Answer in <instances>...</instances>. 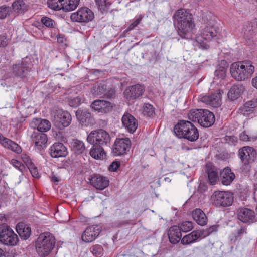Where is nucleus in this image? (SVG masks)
<instances>
[{
  "mask_svg": "<svg viewBox=\"0 0 257 257\" xmlns=\"http://www.w3.org/2000/svg\"><path fill=\"white\" fill-rule=\"evenodd\" d=\"M131 144V141L127 138L116 139L112 149L113 154L115 156L125 154L130 149Z\"/></svg>",
  "mask_w": 257,
  "mask_h": 257,
  "instance_id": "ddd939ff",
  "label": "nucleus"
},
{
  "mask_svg": "<svg viewBox=\"0 0 257 257\" xmlns=\"http://www.w3.org/2000/svg\"><path fill=\"white\" fill-rule=\"evenodd\" d=\"M50 153L53 158L65 157L67 154V148L61 143H55L50 148Z\"/></svg>",
  "mask_w": 257,
  "mask_h": 257,
  "instance_id": "5701e85b",
  "label": "nucleus"
},
{
  "mask_svg": "<svg viewBox=\"0 0 257 257\" xmlns=\"http://www.w3.org/2000/svg\"><path fill=\"white\" fill-rule=\"evenodd\" d=\"M89 154L95 159H103L106 156V153L102 146L92 144Z\"/></svg>",
  "mask_w": 257,
  "mask_h": 257,
  "instance_id": "7c9ffc66",
  "label": "nucleus"
},
{
  "mask_svg": "<svg viewBox=\"0 0 257 257\" xmlns=\"http://www.w3.org/2000/svg\"><path fill=\"white\" fill-rule=\"evenodd\" d=\"M238 156L242 162V169L249 170L250 164L255 161L257 157V152L252 147L244 146L239 149Z\"/></svg>",
  "mask_w": 257,
  "mask_h": 257,
  "instance_id": "423d86ee",
  "label": "nucleus"
},
{
  "mask_svg": "<svg viewBox=\"0 0 257 257\" xmlns=\"http://www.w3.org/2000/svg\"><path fill=\"white\" fill-rule=\"evenodd\" d=\"M176 135L191 142L196 141L199 138V132L196 126L189 121L181 120L174 128Z\"/></svg>",
  "mask_w": 257,
  "mask_h": 257,
  "instance_id": "7ed1b4c3",
  "label": "nucleus"
},
{
  "mask_svg": "<svg viewBox=\"0 0 257 257\" xmlns=\"http://www.w3.org/2000/svg\"><path fill=\"white\" fill-rule=\"evenodd\" d=\"M29 169L30 172H31V174H32L33 177H39V173L38 170L37 168L35 167H34L33 164H31V165L29 166Z\"/></svg>",
  "mask_w": 257,
  "mask_h": 257,
  "instance_id": "5fc2aeb1",
  "label": "nucleus"
},
{
  "mask_svg": "<svg viewBox=\"0 0 257 257\" xmlns=\"http://www.w3.org/2000/svg\"><path fill=\"white\" fill-rule=\"evenodd\" d=\"M11 163L15 167L18 169V170L21 173V175H22L23 171L25 169L24 165H22L21 162L16 159H12L11 161Z\"/></svg>",
  "mask_w": 257,
  "mask_h": 257,
  "instance_id": "8fccbe9b",
  "label": "nucleus"
},
{
  "mask_svg": "<svg viewBox=\"0 0 257 257\" xmlns=\"http://www.w3.org/2000/svg\"><path fill=\"white\" fill-rule=\"evenodd\" d=\"M115 94V91L113 89H110V90H107L106 89V91L104 94V96L108 97L111 98Z\"/></svg>",
  "mask_w": 257,
  "mask_h": 257,
  "instance_id": "bf43d9fd",
  "label": "nucleus"
},
{
  "mask_svg": "<svg viewBox=\"0 0 257 257\" xmlns=\"http://www.w3.org/2000/svg\"><path fill=\"white\" fill-rule=\"evenodd\" d=\"M142 20L141 17H139L137 18L134 22H133L132 24L134 26L136 27L140 22V21Z\"/></svg>",
  "mask_w": 257,
  "mask_h": 257,
  "instance_id": "e2e57ef3",
  "label": "nucleus"
},
{
  "mask_svg": "<svg viewBox=\"0 0 257 257\" xmlns=\"http://www.w3.org/2000/svg\"><path fill=\"white\" fill-rule=\"evenodd\" d=\"M12 13V9L9 6L3 5L0 7V19H3Z\"/></svg>",
  "mask_w": 257,
  "mask_h": 257,
  "instance_id": "37998d69",
  "label": "nucleus"
},
{
  "mask_svg": "<svg viewBox=\"0 0 257 257\" xmlns=\"http://www.w3.org/2000/svg\"><path fill=\"white\" fill-rule=\"evenodd\" d=\"M239 138L241 140L243 141H251L255 139V138L253 137L249 136L245 132H243L240 134Z\"/></svg>",
  "mask_w": 257,
  "mask_h": 257,
  "instance_id": "3c124183",
  "label": "nucleus"
},
{
  "mask_svg": "<svg viewBox=\"0 0 257 257\" xmlns=\"http://www.w3.org/2000/svg\"><path fill=\"white\" fill-rule=\"evenodd\" d=\"M195 242L191 234L184 236L181 240V243L183 245H187Z\"/></svg>",
  "mask_w": 257,
  "mask_h": 257,
  "instance_id": "09e8293b",
  "label": "nucleus"
},
{
  "mask_svg": "<svg viewBox=\"0 0 257 257\" xmlns=\"http://www.w3.org/2000/svg\"><path fill=\"white\" fill-rule=\"evenodd\" d=\"M106 86L104 84H97L94 88V93L98 95H104L106 91Z\"/></svg>",
  "mask_w": 257,
  "mask_h": 257,
  "instance_id": "a18cd8bd",
  "label": "nucleus"
},
{
  "mask_svg": "<svg viewBox=\"0 0 257 257\" xmlns=\"http://www.w3.org/2000/svg\"><path fill=\"white\" fill-rule=\"evenodd\" d=\"M55 243L54 237L49 232L41 234L36 243V249L39 256H48L52 250Z\"/></svg>",
  "mask_w": 257,
  "mask_h": 257,
  "instance_id": "39448f33",
  "label": "nucleus"
},
{
  "mask_svg": "<svg viewBox=\"0 0 257 257\" xmlns=\"http://www.w3.org/2000/svg\"><path fill=\"white\" fill-rule=\"evenodd\" d=\"M244 87L242 85L233 86L228 92V98L234 100L239 98L243 93Z\"/></svg>",
  "mask_w": 257,
  "mask_h": 257,
  "instance_id": "473e14b6",
  "label": "nucleus"
},
{
  "mask_svg": "<svg viewBox=\"0 0 257 257\" xmlns=\"http://www.w3.org/2000/svg\"><path fill=\"white\" fill-rule=\"evenodd\" d=\"M63 3L62 0H49L47 2L48 7L56 11L63 10Z\"/></svg>",
  "mask_w": 257,
  "mask_h": 257,
  "instance_id": "4c0bfd02",
  "label": "nucleus"
},
{
  "mask_svg": "<svg viewBox=\"0 0 257 257\" xmlns=\"http://www.w3.org/2000/svg\"><path fill=\"white\" fill-rule=\"evenodd\" d=\"M242 33L244 39L250 40L257 34V19L243 26Z\"/></svg>",
  "mask_w": 257,
  "mask_h": 257,
  "instance_id": "aec40b11",
  "label": "nucleus"
},
{
  "mask_svg": "<svg viewBox=\"0 0 257 257\" xmlns=\"http://www.w3.org/2000/svg\"><path fill=\"white\" fill-rule=\"evenodd\" d=\"M219 29L213 25H205L200 30L199 35L193 41V45L200 49H207L209 48L208 42L213 39L217 38Z\"/></svg>",
  "mask_w": 257,
  "mask_h": 257,
  "instance_id": "f03ea898",
  "label": "nucleus"
},
{
  "mask_svg": "<svg viewBox=\"0 0 257 257\" xmlns=\"http://www.w3.org/2000/svg\"><path fill=\"white\" fill-rule=\"evenodd\" d=\"M91 107L92 109L101 114L106 113L110 111L113 107L111 102L103 100H96L94 101Z\"/></svg>",
  "mask_w": 257,
  "mask_h": 257,
  "instance_id": "f3484780",
  "label": "nucleus"
},
{
  "mask_svg": "<svg viewBox=\"0 0 257 257\" xmlns=\"http://www.w3.org/2000/svg\"><path fill=\"white\" fill-rule=\"evenodd\" d=\"M120 166V163L119 162H113L109 166V170L112 171H115Z\"/></svg>",
  "mask_w": 257,
  "mask_h": 257,
  "instance_id": "13d9d810",
  "label": "nucleus"
},
{
  "mask_svg": "<svg viewBox=\"0 0 257 257\" xmlns=\"http://www.w3.org/2000/svg\"><path fill=\"white\" fill-rule=\"evenodd\" d=\"M168 238L172 244L177 243L181 239L182 234L180 227L174 226L170 227L168 232Z\"/></svg>",
  "mask_w": 257,
  "mask_h": 257,
  "instance_id": "bb28decb",
  "label": "nucleus"
},
{
  "mask_svg": "<svg viewBox=\"0 0 257 257\" xmlns=\"http://www.w3.org/2000/svg\"><path fill=\"white\" fill-rule=\"evenodd\" d=\"M90 252L96 257H101L103 253V249L100 245H93L90 248Z\"/></svg>",
  "mask_w": 257,
  "mask_h": 257,
  "instance_id": "79ce46f5",
  "label": "nucleus"
},
{
  "mask_svg": "<svg viewBox=\"0 0 257 257\" xmlns=\"http://www.w3.org/2000/svg\"><path fill=\"white\" fill-rule=\"evenodd\" d=\"M19 241L18 236L9 226H4L0 230V242L6 245L15 246Z\"/></svg>",
  "mask_w": 257,
  "mask_h": 257,
  "instance_id": "9d476101",
  "label": "nucleus"
},
{
  "mask_svg": "<svg viewBox=\"0 0 257 257\" xmlns=\"http://www.w3.org/2000/svg\"><path fill=\"white\" fill-rule=\"evenodd\" d=\"M36 27L39 30H41L44 28V26L41 24H38L36 25Z\"/></svg>",
  "mask_w": 257,
  "mask_h": 257,
  "instance_id": "338daca9",
  "label": "nucleus"
},
{
  "mask_svg": "<svg viewBox=\"0 0 257 257\" xmlns=\"http://www.w3.org/2000/svg\"><path fill=\"white\" fill-rule=\"evenodd\" d=\"M227 138H228L230 141H234L235 142H237V138L234 137L228 136Z\"/></svg>",
  "mask_w": 257,
  "mask_h": 257,
  "instance_id": "0e129e2a",
  "label": "nucleus"
},
{
  "mask_svg": "<svg viewBox=\"0 0 257 257\" xmlns=\"http://www.w3.org/2000/svg\"><path fill=\"white\" fill-rule=\"evenodd\" d=\"M230 72L237 81H242L251 77L254 72L253 65H231Z\"/></svg>",
  "mask_w": 257,
  "mask_h": 257,
  "instance_id": "0eeeda50",
  "label": "nucleus"
},
{
  "mask_svg": "<svg viewBox=\"0 0 257 257\" xmlns=\"http://www.w3.org/2000/svg\"><path fill=\"white\" fill-rule=\"evenodd\" d=\"M173 18L177 26L178 34L182 38H191L195 26L192 14L185 9H179Z\"/></svg>",
  "mask_w": 257,
  "mask_h": 257,
  "instance_id": "f257e3e1",
  "label": "nucleus"
},
{
  "mask_svg": "<svg viewBox=\"0 0 257 257\" xmlns=\"http://www.w3.org/2000/svg\"><path fill=\"white\" fill-rule=\"evenodd\" d=\"M63 11L65 12L72 11L78 7L80 0H62Z\"/></svg>",
  "mask_w": 257,
  "mask_h": 257,
  "instance_id": "c9c22d12",
  "label": "nucleus"
},
{
  "mask_svg": "<svg viewBox=\"0 0 257 257\" xmlns=\"http://www.w3.org/2000/svg\"><path fill=\"white\" fill-rule=\"evenodd\" d=\"M101 230L98 225L87 227L83 232L81 238L85 242H91L99 235Z\"/></svg>",
  "mask_w": 257,
  "mask_h": 257,
  "instance_id": "dca6fc26",
  "label": "nucleus"
},
{
  "mask_svg": "<svg viewBox=\"0 0 257 257\" xmlns=\"http://www.w3.org/2000/svg\"><path fill=\"white\" fill-rule=\"evenodd\" d=\"M0 143L5 148L10 149L17 153H19L21 152V148L20 146L12 140L4 137L1 133Z\"/></svg>",
  "mask_w": 257,
  "mask_h": 257,
  "instance_id": "a878e982",
  "label": "nucleus"
},
{
  "mask_svg": "<svg viewBox=\"0 0 257 257\" xmlns=\"http://www.w3.org/2000/svg\"><path fill=\"white\" fill-rule=\"evenodd\" d=\"M57 41L58 42H59V43H63L64 42L65 38L63 35L59 34L57 35Z\"/></svg>",
  "mask_w": 257,
  "mask_h": 257,
  "instance_id": "052dcab7",
  "label": "nucleus"
},
{
  "mask_svg": "<svg viewBox=\"0 0 257 257\" xmlns=\"http://www.w3.org/2000/svg\"><path fill=\"white\" fill-rule=\"evenodd\" d=\"M91 184L96 189L103 190L109 185V181L99 175H94L90 179Z\"/></svg>",
  "mask_w": 257,
  "mask_h": 257,
  "instance_id": "b1692460",
  "label": "nucleus"
},
{
  "mask_svg": "<svg viewBox=\"0 0 257 257\" xmlns=\"http://www.w3.org/2000/svg\"><path fill=\"white\" fill-rule=\"evenodd\" d=\"M251 84L253 87L257 89V76L252 79Z\"/></svg>",
  "mask_w": 257,
  "mask_h": 257,
  "instance_id": "680f3d73",
  "label": "nucleus"
},
{
  "mask_svg": "<svg viewBox=\"0 0 257 257\" xmlns=\"http://www.w3.org/2000/svg\"><path fill=\"white\" fill-rule=\"evenodd\" d=\"M13 11L17 15L23 14L28 11V6L23 0H16L12 5Z\"/></svg>",
  "mask_w": 257,
  "mask_h": 257,
  "instance_id": "2f4dec72",
  "label": "nucleus"
},
{
  "mask_svg": "<svg viewBox=\"0 0 257 257\" xmlns=\"http://www.w3.org/2000/svg\"><path fill=\"white\" fill-rule=\"evenodd\" d=\"M145 92L144 86L136 84L128 87L124 92V96L128 100H134L141 97Z\"/></svg>",
  "mask_w": 257,
  "mask_h": 257,
  "instance_id": "2eb2a0df",
  "label": "nucleus"
},
{
  "mask_svg": "<svg viewBox=\"0 0 257 257\" xmlns=\"http://www.w3.org/2000/svg\"><path fill=\"white\" fill-rule=\"evenodd\" d=\"M123 126L130 132L134 133L138 127V122L131 114L125 113L122 117Z\"/></svg>",
  "mask_w": 257,
  "mask_h": 257,
  "instance_id": "412c9836",
  "label": "nucleus"
},
{
  "mask_svg": "<svg viewBox=\"0 0 257 257\" xmlns=\"http://www.w3.org/2000/svg\"><path fill=\"white\" fill-rule=\"evenodd\" d=\"M70 18L72 21L80 23H87L94 18L92 11L87 7L79 9L76 12L71 14Z\"/></svg>",
  "mask_w": 257,
  "mask_h": 257,
  "instance_id": "f8f14e48",
  "label": "nucleus"
},
{
  "mask_svg": "<svg viewBox=\"0 0 257 257\" xmlns=\"http://www.w3.org/2000/svg\"><path fill=\"white\" fill-rule=\"evenodd\" d=\"M21 158L24 161V162L26 164L27 166L31 165L32 161L30 159L29 157L26 155V154H22Z\"/></svg>",
  "mask_w": 257,
  "mask_h": 257,
  "instance_id": "4d7b16f0",
  "label": "nucleus"
},
{
  "mask_svg": "<svg viewBox=\"0 0 257 257\" xmlns=\"http://www.w3.org/2000/svg\"><path fill=\"white\" fill-rule=\"evenodd\" d=\"M205 171L208 174V177L209 183L211 185H214L219 179L218 172L216 168L210 163H208L206 165Z\"/></svg>",
  "mask_w": 257,
  "mask_h": 257,
  "instance_id": "c85d7f7f",
  "label": "nucleus"
},
{
  "mask_svg": "<svg viewBox=\"0 0 257 257\" xmlns=\"http://www.w3.org/2000/svg\"><path fill=\"white\" fill-rule=\"evenodd\" d=\"M192 218L200 225L206 224L207 217L204 212L200 209H196L192 212Z\"/></svg>",
  "mask_w": 257,
  "mask_h": 257,
  "instance_id": "72a5a7b5",
  "label": "nucleus"
},
{
  "mask_svg": "<svg viewBox=\"0 0 257 257\" xmlns=\"http://www.w3.org/2000/svg\"><path fill=\"white\" fill-rule=\"evenodd\" d=\"M42 24L47 28H55L56 25V22L51 18L47 16L42 17L41 19Z\"/></svg>",
  "mask_w": 257,
  "mask_h": 257,
  "instance_id": "a19ab883",
  "label": "nucleus"
},
{
  "mask_svg": "<svg viewBox=\"0 0 257 257\" xmlns=\"http://www.w3.org/2000/svg\"><path fill=\"white\" fill-rule=\"evenodd\" d=\"M188 116L190 120L197 122L204 127L211 126L215 121L213 113L206 109L191 110L188 113Z\"/></svg>",
  "mask_w": 257,
  "mask_h": 257,
  "instance_id": "20e7f679",
  "label": "nucleus"
},
{
  "mask_svg": "<svg viewBox=\"0 0 257 257\" xmlns=\"http://www.w3.org/2000/svg\"><path fill=\"white\" fill-rule=\"evenodd\" d=\"M233 194L229 191H216L211 196L212 203L216 207H226L232 205Z\"/></svg>",
  "mask_w": 257,
  "mask_h": 257,
  "instance_id": "6e6552de",
  "label": "nucleus"
},
{
  "mask_svg": "<svg viewBox=\"0 0 257 257\" xmlns=\"http://www.w3.org/2000/svg\"><path fill=\"white\" fill-rule=\"evenodd\" d=\"M73 151L77 154H82L85 150L84 143L77 139H73L70 143Z\"/></svg>",
  "mask_w": 257,
  "mask_h": 257,
  "instance_id": "f704fd0d",
  "label": "nucleus"
},
{
  "mask_svg": "<svg viewBox=\"0 0 257 257\" xmlns=\"http://www.w3.org/2000/svg\"><path fill=\"white\" fill-rule=\"evenodd\" d=\"M76 116L78 121L85 126L92 125L95 123L94 118L91 113L86 109H79L76 112Z\"/></svg>",
  "mask_w": 257,
  "mask_h": 257,
  "instance_id": "a211bd4d",
  "label": "nucleus"
},
{
  "mask_svg": "<svg viewBox=\"0 0 257 257\" xmlns=\"http://www.w3.org/2000/svg\"><path fill=\"white\" fill-rule=\"evenodd\" d=\"M200 100L213 107H218L221 104V95L220 93H214L209 96H203Z\"/></svg>",
  "mask_w": 257,
  "mask_h": 257,
  "instance_id": "393cba45",
  "label": "nucleus"
},
{
  "mask_svg": "<svg viewBox=\"0 0 257 257\" xmlns=\"http://www.w3.org/2000/svg\"><path fill=\"white\" fill-rule=\"evenodd\" d=\"M190 234L195 241L198 239L203 238L207 235V234L206 233V232L204 230H194L191 232Z\"/></svg>",
  "mask_w": 257,
  "mask_h": 257,
  "instance_id": "c03bdc74",
  "label": "nucleus"
},
{
  "mask_svg": "<svg viewBox=\"0 0 257 257\" xmlns=\"http://www.w3.org/2000/svg\"><path fill=\"white\" fill-rule=\"evenodd\" d=\"M81 103V99L78 97H75L69 101V105L71 107H77Z\"/></svg>",
  "mask_w": 257,
  "mask_h": 257,
  "instance_id": "603ef678",
  "label": "nucleus"
},
{
  "mask_svg": "<svg viewBox=\"0 0 257 257\" xmlns=\"http://www.w3.org/2000/svg\"><path fill=\"white\" fill-rule=\"evenodd\" d=\"M31 142L35 144V147L41 150L46 147L47 142V135L38 131H34L30 135Z\"/></svg>",
  "mask_w": 257,
  "mask_h": 257,
  "instance_id": "4468645a",
  "label": "nucleus"
},
{
  "mask_svg": "<svg viewBox=\"0 0 257 257\" xmlns=\"http://www.w3.org/2000/svg\"><path fill=\"white\" fill-rule=\"evenodd\" d=\"M87 142L101 146L107 145L110 141V137L106 131L100 129L91 132L87 136Z\"/></svg>",
  "mask_w": 257,
  "mask_h": 257,
  "instance_id": "1a4fd4ad",
  "label": "nucleus"
},
{
  "mask_svg": "<svg viewBox=\"0 0 257 257\" xmlns=\"http://www.w3.org/2000/svg\"><path fill=\"white\" fill-rule=\"evenodd\" d=\"M8 44V39L5 35H0V47H4Z\"/></svg>",
  "mask_w": 257,
  "mask_h": 257,
  "instance_id": "6e6d98bb",
  "label": "nucleus"
},
{
  "mask_svg": "<svg viewBox=\"0 0 257 257\" xmlns=\"http://www.w3.org/2000/svg\"><path fill=\"white\" fill-rule=\"evenodd\" d=\"M14 73L16 75L22 77L25 71V68L23 65H13Z\"/></svg>",
  "mask_w": 257,
  "mask_h": 257,
  "instance_id": "49530a36",
  "label": "nucleus"
},
{
  "mask_svg": "<svg viewBox=\"0 0 257 257\" xmlns=\"http://www.w3.org/2000/svg\"><path fill=\"white\" fill-rule=\"evenodd\" d=\"M235 177V174L229 168H225L220 172V179L224 185H230L234 179Z\"/></svg>",
  "mask_w": 257,
  "mask_h": 257,
  "instance_id": "cd10ccee",
  "label": "nucleus"
},
{
  "mask_svg": "<svg viewBox=\"0 0 257 257\" xmlns=\"http://www.w3.org/2000/svg\"><path fill=\"white\" fill-rule=\"evenodd\" d=\"M16 229L22 239H27L31 235V231L30 227L24 223H19L16 226Z\"/></svg>",
  "mask_w": 257,
  "mask_h": 257,
  "instance_id": "c756f323",
  "label": "nucleus"
},
{
  "mask_svg": "<svg viewBox=\"0 0 257 257\" xmlns=\"http://www.w3.org/2000/svg\"><path fill=\"white\" fill-rule=\"evenodd\" d=\"M32 128H37L36 131L39 132H46L51 128V124L50 122L46 119L41 118H34L30 123Z\"/></svg>",
  "mask_w": 257,
  "mask_h": 257,
  "instance_id": "4be33fe9",
  "label": "nucleus"
},
{
  "mask_svg": "<svg viewBox=\"0 0 257 257\" xmlns=\"http://www.w3.org/2000/svg\"><path fill=\"white\" fill-rule=\"evenodd\" d=\"M5 252L2 249L0 248V257H5Z\"/></svg>",
  "mask_w": 257,
  "mask_h": 257,
  "instance_id": "69168bd1",
  "label": "nucleus"
},
{
  "mask_svg": "<svg viewBox=\"0 0 257 257\" xmlns=\"http://www.w3.org/2000/svg\"><path fill=\"white\" fill-rule=\"evenodd\" d=\"M71 116L67 111L59 110L55 112L53 118L54 125L60 130L68 126L71 123Z\"/></svg>",
  "mask_w": 257,
  "mask_h": 257,
  "instance_id": "9b49d317",
  "label": "nucleus"
},
{
  "mask_svg": "<svg viewBox=\"0 0 257 257\" xmlns=\"http://www.w3.org/2000/svg\"><path fill=\"white\" fill-rule=\"evenodd\" d=\"M135 27L133 26V25H132V24H130V25L129 26L128 28V29L129 30H131L132 29H133Z\"/></svg>",
  "mask_w": 257,
  "mask_h": 257,
  "instance_id": "774afa93",
  "label": "nucleus"
},
{
  "mask_svg": "<svg viewBox=\"0 0 257 257\" xmlns=\"http://www.w3.org/2000/svg\"><path fill=\"white\" fill-rule=\"evenodd\" d=\"M193 224L191 221H185L184 222L180 228L181 229V231H183L185 232L190 231L193 228Z\"/></svg>",
  "mask_w": 257,
  "mask_h": 257,
  "instance_id": "de8ad7c7",
  "label": "nucleus"
},
{
  "mask_svg": "<svg viewBox=\"0 0 257 257\" xmlns=\"http://www.w3.org/2000/svg\"><path fill=\"white\" fill-rule=\"evenodd\" d=\"M227 70V67L225 65H217L215 75L219 78L223 79L226 76Z\"/></svg>",
  "mask_w": 257,
  "mask_h": 257,
  "instance_id": "ea45409f",
  "label": "nucleus"
},
{
  "mask_svg": "<svg viewBox=\"0 0 257 257\" xmlns=\"http://www.w3.org/2000/svg\"><path fill=\"white\" fill-rule=\"evenodd\" d=\"M246 233V228L245 227H241L237 231L233 233L235 239H237Z\"/></svg>",
  "mask_w": 257,
  "mask_h": 257,
  "instance_id": "864d4df0",
  "label": "nucleus"
},
{
  "mask_svg": "<svg viewBox=\"0 0 257 257\" xmlns=\"http://www.w3.org/2000/svg\"><path fill=\"white\" fill-rule=\"evenodd\" d=\"M98 9L101 12L107 11L112 4L111 0H95Z\"/></svg>",
  "mask_w": 257,
  "mask_h": 257,
  "instance_id": "e433bc0d",
  "label": "nucleus"
},
{
  "mask_svg": "<svg viewBox=\"0 0 257 257\" xmlns=\"http://www.w3.org/2000/svg\"><path fill=\"white\" fill-rule=\"evenodd\" d=\"M142 113L145 116L153 117L155 114V108L149 103H144L142 107Z\"/></svg>",
  "mask_w": 257,
  "mask_h": 257,
  "instance_id": "58836bf2",
  "label": "nucleus"
},
{
  "mask_svg": "<svg viewBox=\"0 0 257 257\" xmlns=\"http://www.w3.org/2000/svg\"><path fill=\"white\" fill-rule=\"evenodd\" d=\"M237 217L244 223L252 222L255 218V212L247 208L240 207L237 210Z\"/></svg>",
  "mask_w": 257,
  "mask_h": 257,
  "instance_id": "6ab92c4d",
  "label": "nucleus"
}]
</instances>
